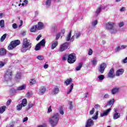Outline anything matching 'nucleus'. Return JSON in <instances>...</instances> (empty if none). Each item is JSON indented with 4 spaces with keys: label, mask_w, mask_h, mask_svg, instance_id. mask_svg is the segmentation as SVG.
<instances>
[{
    "label": "nucleus",
    "mask_w": 127,
    "mask_h": 127,
    "mask_svg": "<svg viewBox=\"0 0 127 127\" xmlns=\"http://www.w3.org/2000/svg\"><path fill=\"white\" fill-rule=\"evenodd\" d=\"M121 118V114L118 113H114L113 114V119L114 120H118Z\"/></svg>",
    "instance_id": "2eb2a0df"
},
{
    "label": "nucleus",
    "mask_w": 127,
    "mask_h": 127,
    "mask_svg": "<svg viewBox=\"0 0 127 127\" xmlns=\"http://www.w3.org/2000/svg\"><path fill=\"white\" fill-rule=\"evenodd\" d=\"M73 87H74V84L72 83L70 85V88H69V90L67 92V94L68 95H69V94H70V93H71L72 92V90H73Z\"/></svg>",
    "instance_id": "c756f323"
},
{
    "label": "nucleus",
    "mask_w": 127,
    "mask_h": 127,
    "mask_svg": "<svg viewBox=\"0 0 127 127\" xmlns=\"http://www.w3.org/2000/svg\"><path fill=\"white\" fill-rule=\"evenodd\" d=\"M92 64L94 65V67L97 65L98 63V61L97 60V58H94L92 60H91Z\"/></svg>",
    "instance_id": "b1692460"
},
{
    "label": "nucleus",
    "mask_w": 127,
    "mask_h": 127,
    "mask_svg": "<svg viewBox=\"0 0 127 127\" xmlns=\"http://www.w3.org/2000/svg\"><path fill=\"white\" fill-rule=\"evenodd\" d=\"M111 111H112V109L111 108L107 109L106 111L103 112L102 114H101L100 115L101 117H106V116H108V115H109V113H110Z\"/></svg>",
    "instance_id": "f8f14e48"
},
{
    "label": "nucleus",
    "mask_w": 127,
    "mask_h": 127,
    "mask_svg": "<svg viewBox=\"0 0 127 127\" xmlns=\"http://www.w3.org/2000/svg\"><path fill=\"white\" fill-rule=\"evenodd\" d=\"M11 77H12V70L10 69H7L4 75L3 80L5 82H8L11 80Z\"/></svg>",
    "instance_id": "f03ea898"
},
{
    "label": "nucleus",
    "mask_w": 127,
    "mask_h": 127,
    "mask_svg": "<svg viewBox=\"0 0 127 127\" xmlns=\"http://www.w3.org/2000/svg\"><path fill=\"white\" fill-rule=\"evenodd\" d=\"M41 37V35H39V36H37V37L36 38V40L37 41H38V40H39V39H40Z\"/></svg>",
    "instance_id": "338daca9"
},
{
    "label": "nucleus",
    "mask_w": 127,
    "mask_h": 127,
    "mask_svg": "<svg viewBox=\"0 0 127 127\" xmlns=\"http://www.w3.org/2000/svg\"><path fill=\"white\" fill-rule=\"evenodd\" d=\"M28 121V118L27 117H25L24 118L23 120V123H25V122Z\"/></svg>",
    "instance_id": "e2e57ef3"
},
{
    "label": "nucleus",
    "mask_w": 127,
    "mask_h": 127,
    "mask_svg": "<svg viewBox=\"0 0 127 127\" xmlns=\"http://www.w3.org/2000/svg\"><path fill=\"white\" fill-rule=\"evenodd\" d=\"M98 78L100 81H102V80H104V79H105V75H100L98 77Z\"/></svg>",
    "instance_id": "58836bf2"
},
{
    "label": "nucleus",
    "mask_w": 127,
    "mask_h": 127,
    "mask_svg": "<svg viewBox=\"0 0 127 127\" xmlns=\"http://www.w3.org/2000/svg\"><path fill=\"white\" fill-rule=\"evenodd\" d=\"M101 10H102V7L100 6L96 10V13H97V14H99V13L101 12Z\"/></svg>",
    "instance_id": "a19ab883"
},
{
    "label": "nucleus",
    "mask_w": 127,
    "mask_h": 127,
    "mask_svg": "<svg viewBox=\"0 0 127 127\" xmlns=\"http://www.w3.org/2000/svg\"><path fill=\"white\" fill-rule=\"evenodd\" d=\"M37 29V25L33 26L30 29L31 32H34L35 30Z\"/></svg>",
    "instance_id": "473e14b6"
},
{
    "label": "nucleus",
    "mask_w": 127,
    "mask_h": 127,
    "mask_svg": "<svg viewBox=\"0 0 127 127\" xmlns=\"http://www.w3.org/2000/svg\"><path fill=\"white\" fill-rule=\"evenodd\" d=\"M63 60H64V61H65V60H67V57L66 56V55L64 56V57H63Z\"/></svg>",
    "instance_id": "69168bd1"
},
{
    "label": "nucleus",
    "mask_w": 127,
    "mask_h": 127,
    "mask_svg": "<svg viewBox=\"0 0 127 127\" xmlns=\"http://www.w3.org/2000/svg\"><path fill=\"white\" fill-rule=\"evenodd\" d=\"M26 105H27V100H26V99L24 98L22 100L21 105L22 107H25Z\"/></svg>",
    "instance_id": "412c9836"
},
{
    "label": "nucleus",
    "mask_w": 127,
    "mask_h": 127,
    "mask_svg": "<svg viewBox=\"0 0 127 127\" xmlns=\"http://www.w3.org/2000/svg\"><path fill=\"white\" fill-rule=\"evenodd\" d=\"M6 54V50L5 49H0V56H3Z\"/></svg>",
    "instance_id": "dca6fc26"
},
{
    "label": "nucleus",
    "mask_w": 127,
    "mask_h": 127,
    "mask_svg": "<svg viewBox=\"0 0 127 127\" xmlns=\"http://www.w3.org/2000/svg\"><path fill=\"white\" fill-rule=\"evenodd\" d=\"M75 38H76V39H78V38H79L80 36H81V32H77V33H75Z\"/></svg>",
    "instance_id": "4c0bfd02"
},
{
    "label": "nucleus",
    "mask_w": 127,
    "mask_h": 127,
    "mask_svg": "<svg viewBox=\"0 0 127 127\" xmlns=\"http://www.w3.org/2000/svg\"><path fill=\"white\" fill-rule=\"evenodd\" d=\"M37 59H38V60H43V59H44V57L42 56H38L37 57Z\"/></svg>",
    "instance_id": "a18cd8bd"
},
{
    "label": "nucleus",
    "mask_w": 127,
    "mask_h": 127,
    "mask_svg": "<svg viewBox=\"0 0 127 127\" xmlns=\"http://www.w3.org/2000/svg\"><path fill=\"white\" fill-rule=\"evenodd\" d=\"M73 102L72 101H69L68 104L69 105V109L72 110L73 109Z\"/></svg>",
    "instance_id": "37998d69"
},
{
    "label": "nucleus",
    "mask_w": 127,
    "mask_h": 127,
    "mask_svg": "<svg viewBox=\"0 0 127 127\" xmlns=\"http://www.w3.org/2000/svg\"><path fill=\"white\" fill-rule=\"evenodd\" d=\"M94 108L95 109H98V108H101V106H100L99 104H96L94 106Z\"/></svg>",
    "instance_id": "052dcab7"
},
{
    "label": "nucleus",
    "mask_w": 127,
    "mask_h": 127,
    "mask_svg": "<svg viewBox=\"0 0 127 127\" xmlns=\"http://www.w3.org/2000/svg\"><path fill=\"white\" fill-rule=\"evenodd\" d=\"M23 47L24 48H31V43L29 40L25 38L23 40Z\"/></svg>",
    "instance_id": "20e7f679"
},
{
    "label": "nucleus",
    "mask_w": 127,
    "mask_h": 127,
    "mask_svg": "<svg viewBox=\"0 0 127 127\" xmlns=\"http://www.w3.org/2000/svg\"><path fill=\"white\" fill-rule=\"evenodd\" d=\"M51 1L52 0H46L45 2V4L46 6V7H50V5H51Z\"/></svg>",
    "instance_id": "a211bd4d"
},
{
    "label": "nucleus",
    "mask_w": 127,
    "mask_h": 127,
    "mask_svg": "<svg viewBox=\"0 0 127 127\" xmlns=\"http://www.w3.org/2000/svg\"><path fill=\"white\" fill-rule=\"evenodd\" d=\"M76 59H77L76 54L75 53H71L68 56L67 62L69 64H73V63L76 62Z\"/></svg>",
    "instance_id": "7ed1b4c3"
},
{
    "label": "nucleus",
    "mask_w": 127,
    "mask_h": 127,
    "mask_svg": "<svg viewBox=\"0 0 127 127\" xmlns=\"http://www.w3.org/2000/svg\"><path fill=\"white\" fill-rule=\"evenodd\" d=\"M97 24H98V20H95L92 21V22L91 23V25L92 26H93V27H95L96 26V25H97Z\"/></svg>",
    "instance_id": "c9c22d12"
},
{
    "label": "nucleus",
    "mask_w": 127,
    "mask_h": 127,
    "mask_svg": "<svg viewBox=\"0 0 127 127\" xmlns=\"http://www.w3.org/2000/svg\"><path fill=\"white\" fill-rule=\"evenodd\" d=\"M33 106H34V104L31 102H30L28 104V108L27 109V110H29V109H31V108H32Z\"/></svg>",
    "instance_id": "c03bdc74"
},
{
    "label": "nucleus",
    "mask_w": 127,
    "mask_h": 127,
    "mask_svg": "<svg viewBox=\"0 0 127 127\" xmlns=\"http://www.w3.org/2000/svg\"><path fill=\"white\" fill-rule=\"evenodd\" d=\"M44 47L45 46V40L43 39L38 44L36 45L35 48H40L41 47Z\"/></svg>",
    "instance_id": "6e6552de"
},
{
    "label": "nucleus",
    "mask_w": 127,
    "mask_h": 127,
    "mask_svg": "<svg viewBox=\"0 0 127 127\" xmlns=\"http://www.w3.org/2000/svg\"><path fill=\"white\" fill-rule=\"evenodd\" d=\"M124 25H125V23L124 22H121L119 24V27H123V26H124Z\"/></svg>",
    "instance_id": "864d4df0"
},
{
    "label": "nucleus",
    "mask_w": 127,
    "mask_h": 127,
    "mask_svg": "<svg viewBox=\"0 0 127 127\" xmlns=\"http://www.w3.org/2000/svg\"><path fill=\"white\" fill-rule=\"evenodd\" d=\"M16 108L17 111H20V110L22 109V105H21V104H18V105H17Z\"/></svg>",
    "instance_id": "79ce46f5"
},
{
    "label": "nucleus",
    "mask_w": 127,
    "mask_h": 127,
    "mask_svg": "<svg viewBox=\"0 0 127 127\" xmlns=\"http://www.w3.org/2000/svg\"><path fill=\"white\" fill-rule=\"evenodd\" d=\"M60 119L59 113H54L52 117L49 119V123L51 124V126L52 127H56L58 122Z\"/></svg>",
    "instance_id": "f257e3e1"
},
{
    "label": "nucleus",
    "mask_w": 127,
    "mask_h": 127,
    "mask_svg": "<svg viewBox=\"0 0 127 127\" xmlns=\"http://www.w3.org/2000/svg\"><path fill=\"white\" fill-rule=\"evenodd\" d=\"M109 98H110V95L108 94H106L103 97V100H105V99H109Z\"/></svg>",
    "instance_id": "de8ad7c7"
},
{
    "label": "nucleus",
    "mask_w": 127,
    "mask_h": 127,
    "mask_svg": "<svg viewBox=\"0 0 127 127\" xmlns=\"http://www.w3.org/2000/svg\"><path fill=\"white\" fill-rule=\"evenodd\" d=\"M68 47H69V43L68 42H65L62 45L61 48H68Z\"/></svg>",
    "instance_id": "393cba45"
},
{
    "label": "nucleus",
    "mask_w": 127,
    "mask_h": 127,
    "mask_svg": "<svg viewBox=\"0 0 127 127\" xmlns=\"http://www.w3.org/2000/svg\"><path fill=\"white\" fill-rule=\"evenodd\" d=\"M29 50V49H26L25 48H22L21 49V52H22L23 53L24 52H26V51H27V50Z\"/></svg>",
    "instance_id": "6e6d98bb"
},
{
    "label": "nucleus",
    "mask_w": 127,
    "mask_h": 127,
    "mask_svg": "<svg viewBox=\"0 0 127 127\" xmlns=\"http://www.w3.org/2000/svg\"><path fill=\"white\" fill-rule=\"evenodd\" d=\"M10 103H11V100L9 99L7 101V106H9V105H10Z\"/></svg>",
    "instance_id": "bf43d9fd"
},
{
    "label": "nucleus",
    "mask_w": 127,
    "mask_h": 127,
    "mask_svg": "<svg viewBox=\"0 0 127 127\" xmlns=\"http://www.w3.org/2000/svg\"><path fill=\"white\" fill-rule=\"evenodd\" d=\"M74 39H75V36H72L70 39V41L71 42L74 41Z\"/></svg>",
    "instance_id": "774afa93"
},
{
    "label": "nucleus",
    "mask_w": 127,
    "mask_h": 127,
    "mask_svg": "<svg viewBox=\"0 0 127 127\" xmlns=\"http://www.w3.org/2000/svg\"><path fill=\"white\" fill-rule=\"evenodd\" d=\"M92 126H94V121L91 119H89L87 121L86 125H85V127H90Z\"/></svg>",
    "instance_id": "1a4fd4ad"
},
{
    "label": "nucleus",
    "mask_w": 127,
    "mask_h": 127,
    "mask_svg": "<svg viewBox=\"0 0 127 127\" xmlns=\"http://www.w3.org/2000/svg\"><path fill=\"white\" fill-rule=\"evenodd\" d=\"M126 10V7H123L121 8L120 11H125Z\"/></svg>",
    "instance_id": "0e129e2a"
},
{
    "label": "nucleus",
    "mask_w": 127,
    "mask_h": 127,
    "mask_svg": "<svg viewBox=\"0 0 127 127\" xmlns=\"http://www.w3.org/2000/svg\"><path fill=\"white\" fill-rule=\"evenodd\" d=\"M59 52H63V51H65L64 48H60L59 50Z\"/></svg>",
    "instance_id": "680f3d73"
},
{
    "label": "nucleus",
    "mask_w": 127,
    "mask_h": 127,
    "mask_svg": "<svg viewBox=\"0 0 127 127\" xmlns=\"http://www.w3.org/2000/svg\"><path fill=\"white\" fill-rule=\"evenodd\" d=\"M114 27V23L109 22L106 24V29L111 30Z\"/></svg>",
    "instance_id": "9d476101"
},
{
    "label": "nucleus",
    "mask_w": 127,
    "mask_h": 127,
    "mask_svg": "<svg viewBox=\"0 0 127 127\" xmlns=\"http://www.w3.org/2000/svg\"><path fill=\"white\" fill-rule=\"evenodd\" d=\"M98 115H99V112H98V111H97V112H96V115H95L94 116L92 117L91 118V119H92V120H95V121L97 120H98V118H99V117L98 116Z\"/></svg>",
    "instance_id": "c85d7f7f"
},
{
    "label": "nucleus",
    "mask_w": 127,
    "mask_h": 127,
    "mask_svg": "<svg viewBox=\"0 0 127 127\" xmlns=\"http://www.w3.org/2000/svg\"><path fill=\"white\" fill-rule=\"evenodd\" d=\"M60 36H61V33H58V34H57L56 39L57 40H58V39L59 38H60Z\"/></svg>",
    "instance_id": "8fccbe9b"
},
{
    "label": "nucleus",
    "mask_w": 127,
    "mask_h": 127,
    "mask_svg": "<svg viewBox=\"0 0 127 127\" xmlns=\"http://www.w3.org/2000/svg\"><path fill=\"white\" fill-rule=\"evenodd\" d=\"M113 104H115V99H112L111 100H110L108 103L106 105V106H109V105L110 106H111V105H113Z\"/></svg>",
    "instance_id": "bb28decb"
},
{
    "label": "nucleus",
    "mask_w": 127,
    "mask_h": 127,
    "mask_svg": "<svg viewBox=\"0 0 127 127\" xmlns=\"http://www.w3.org/2000/svg\"><path fill=\"white\" fill-rule=\"evenodd\" d=\"M106 68H107V64H106V63H103L100 65L99 67L98 68V71H99V72L101 73V74H103Z\"/></svg>",
    "instance_id": "0eeeda50"
},
{
    "label": "nucleus",
    "mask_w": 127,
    "mask_h": 127,
    "mask_svg": "<svg viewBox=\"0 0 127 127\" xmlns=\"http://www.w3.org/2000/svg\"><path fill=\"white\" fill-rule=\"evenodd\" d=\"M37 25V29H38V30H41V29H43V26H44L43 23L39 22L38 23V25Z\"/></svg>",
    "instance_id": "4468645a"
},
{
    "label": "nucleus",
    "mask_w": 127,
    "mask_h": 127,
    "mask_svg": "<svg viewBox=\"0 0 127 127\" xmlns=\"http://www.w3.org/2000/svg\"><path fill=\"white\" fill-rule=\"evenodd\" d=\"M124 72H125V70L123 68L119 69L117 70L116 75L117 77H119V76H121L124 74Z\"/></svg>",
    "instance_id": "9b49d317"
},
{
    "label": "nucleus",
    "mask_w": 127,
    "mask_h": 127,
    "mask_svg": "<svg viewBox=\"0 0 127 127\" xmlns=\"http://www.w3.org/2000/svg\"><path fill=\"white\" fill-rule=\"evenodd\" d=\"M117 29H113L111 30V34H116V33H117Z\"/></svg>",
    "instance_id": "49530a36"
},
{
    "label": "nucleus",
    "mask_w": 127,
    "mask_h": 127,
    "mask_svg": "<svg viewBox=\"0 0 127 127\" xmlns=\"http://www.w3.org/2000/svg\"><path fill=\"white\" fill-rule=\"evenodd\" d=\"M71 32L70 31L66 37V40L67 41H70V40L71 39Z\"/></svg>",
    "instance_id": "e433bc0d"
},
{
    "label": "nucleus",
    "mask_w": 127,
    "mask_h": 127,
    "mask_svg": "<svg viewBox=\"0 0 127 127\" xmlns=\"http://www.w3.org/2000/svg\"><path fill=\"white\" fill-rule=\"evenodd\" d=\"M71 82H72L71 78L67 79L64 82V84H65L66 86H68V85H70Z\"/></svg>",
    "instance_id": "4be33fe9"
},
{
    "label": "nucleus",
    "mask_w": 127,
    "mask_h": 127,
    "mask_svg": "<svg viewBox=\"0 0 127 127\" xmlns=\"http://www.w3.org/2000/svg\"><path fill=\"white\" fill-rule=\"evenodd\" d=\"M20 44V41L19 40H16L14 41H12L10 43V48L12 47V48H15L18 45Z\"/></svg>",
    "instance_id": "39448f33"
},
{
    "label": "nucleus",
    "mask_w": 127,
    "mask_h": 127,
    "mask_svg": "<svg viewBox=\"0 0 127 127\" xmlns=\"http://www.w3.org/2000/svg\"><path fill=\"white\" fill-rule=\"evenodd\" d=\"M52 32L55 33L57 31V26L56 25H54L51 28Z\"/></svg>",
    "instance_id": "cd10ccee"
},
{
    "label": "nucleus",
    "mask_w": 127,
    "mask_h": 127,
    "mask_svg": "<svg viewBox=\"0 0 127 127\" xmlns=\"http://www.w3.org/2000/svg\"><path fill=\"white\" fill-rule=\"evenodd\" d=\"M5 109H6V107L3 106L0 108V114H2L3 112L5 111Z\"/></svg>",
    "instance_id": "7c9ffc66"
},
{
    "label": "nucleus",
    "mask_w": 127,
    "mask_h": 127,
    "mask_svg": "<svg viewBox=\"0 0 127 127\" xmlns=\"http://www.w3.org/2000/svg\"><path fill=\"white\" fill-rule=\"evenodd\" d=\"M82 66H83V64L82 63H80L78 64V65L76 67L75 70H76V71H79L81 70V68H82Z\"/></svg>",
    "instance_id": "a878e982"
},
{
    "label": "nucleus",
    "mask_w": 127,
    "mask_h": 127,
    "mask_svg": "<svg viewBox=\"0 0 127 127\" xmlns=\"http://www.w3.org/2000/svg\"><path fill=\"white\" fill-rule=\"evenodd\" d=\"M92 54H93V50H92V49H89V50H88V55H92Z\"/></svg>",
    "instance_id": "09e8293b"
},
{
    "label": "nucleus",
    "mask_w": 127,
    "mask_h": 127,
    "mask_svg": "<svg viewBox=\"0 0 127 127\" xmlns=\"http://www.w3.org/2000/svg\"><path fill=\"white\" fill-rule=\"evenodd\" d=\"M59 111L61 115H64V111H63V107L61 106L60 107Z\"/></svg>",
    "instance_id": "f704fd0d"
},
{
    "label": "nucleus",
    "mask_w": 127,
    "mask_h": 127,
    "mask_svg": "<svg viewBox=\"0 0 127 127\" xmlns=\"http://www.w3.org/2000/svg\"><path fill=\"white\" fill-rule=\"evenodd\" d=\"M49 67V65L47 64V62L46 63V64L44 65V69H47Z\"/></svg>",
    "instance_id": "4d7b16f0"
},
{
    "label": "nucleus",
    "mask_w": 127,
    "mask_h": 127,
    "mask_svg": "<svg viewBox=\"0 0 127 127\" xmlns=\"http://www.w3.org/2000/svg\"><path fill=\"white\" fill-rule=\"evenodd\" d=\"M57 45H58V41H53L52 43V48H56Z\"/></svg>",
    "instance_id": "5701e85b"
},
{
    "label": "nucleus",
    "mask_w": 127,
    "mask_h": 127,
    "mask_svg": "<svg viewBox=\"0 0 127 127\" xmlns=\"http://www.w3.org/2000/svg\"><path fill=\"white\" fill-rule=\"evenodd\" d=\"M108 78H115L116 77V74H115V69L114 68H111L108 73Z\"/></svg>",
    "instance_id": "423d86ee"
},
{
    "label": "nucleus",
    "mask_w": 127,
    "mask_h": 127,
    "mask_svg": "<svg viewBox=\"0 0 127 127\" xmlns=\"http://www.w3.org/2000/svg\"><path fill=\"white\" fill-rule=\"evenodd\" d=\"M119 90L120 88H114L112 90L111 92L113 94V95H115L117 94L118 92H119Z\"/></svg>",
    "instance_id": "f3484780"
},
{
    "label": "nucleus",
    "mask_w": 127,
    "mask_h": 127,
    "mask_svg": "<svg viewBox=\"0 0 127 127\" xmlns=\"http://www.w3.org/2000/svg\"><path fill=\"white\" fill-rule=\"evenodd\" d=\"M5 64V63H3L2 62H0V68H2L3 66H4V64Z\"/></svg>",
    "instance_id": "3c124183"
},
{
    "label": "nucleus",
    "mask_w": 127,
    "mask_h": 127,
    "mask_svg": "<svg viewBox=\"0 0 127 127\" xmlns=\"http://www.w3.org/2000/svg\"><path fill=\"white\" fill-rule=\"evenodd\" d=\"M0 26L1 28H4V20H1L0 21Z\"/></svg>",
    "instance_id": "2f4dec72"
},
{
    "label": "nucleus",
    "mask_w": 127,
    "mask_h": 127,
    "mask_svg": "<svg viewBox=\"0 0 127 127\" xmlns=\"http://www.w3.org/2000/svg\"><path fill=\"white\" fill-rule=\"evenodd\" d=\"M13 29H16V28H17L18 26L17 24H16V23H13L12 25Z\"/></svg>",
    "instance_id": "603ef678"
},
{
    "label": "nucleus",
    "mask_w": 127,
    "mask_h": 127,
    "mask_svg": "<svg viewBox=\"0 0 127 127\" xmlns=\"http://www.w3.org/2000/svg\"><path fill=\"white\" fill-rule=\"evenodd\" d=\"M59 92H60V89L57 87H55L54 89L53 90V93H54L55 95H57Z\"/></svg>",
    "instance_id": "6ab92c4d"
},
{
    "label": "nucleus",
    "mask_w": 127,
    "mask_h": 127,
    "mask_svg": "<svg viewBox=\"0 0 127 127\" xmlns=\"http://www.w3.org/2000/svg\"><path fill=\"white\" fill-rule=\"evenodd\" d=\"M26 88V85L23 84L22 86L17 88L16 90H18L19 91H21L22 90H25Z\"/></svg>",
    "instance_id": "aec40b11"
},
{
    "label": "nucleus",
    "mask_w": 127,
    "mask_h": 127,
    "mask_svg": "<svg viewBox=\"0 0 127 127\" xmlns=\"http://www.w3.org/2000/svg\"><path fill=\"white\" fill-rule=\"evenodd\" d=\"M90 115H94L95 113V108H92V109L90 111Z\"/></svg>",
    "instance_id": "5fc2aeb1"
},
{
    "label": "nucleus",
    "mask_w": 127,
    "mask_h": 127,
    "mask_svg": "<svg viewBox=\"0 0 127 127\" xmlns=\"http://www.w3.org/2000/svg\"><path fill=\"white\" fill-rule=\"evenodd\" d=\"M36 80H35V79H31L30 81V84L31 85H34V84H36Z\"/></svg>",
    "instance_id": "ea45409f"
},
{
    "label": "nucleus",
    "mask_w": 127,
    "mask_h": 127,
    "mask_svg": "<svg viewBox=\"0 0 127 127\" xmlns=\"http://www.w3.org/2000/svg\"><path fill=\"white\" fill-rule=\"evenodd\" d=\"M6 34H4L1 37L0 40L1 42H3L4 39H5L6 37Z\"/></svg>",
    "instance_id": "72a5a7b5"
},
{
    "label": "nucleus",
    "mask_w": 127,
    "mask_h": 127,
    "mask_svg": "<svg viewBox=\"0 0 127 127\" xmlns=\"http://www.w3.org/2000/svg\"><path fill=\"white\" fill-rule=\"evenodd\" d=\"M52 112V109H51V106H50L48 109V113H51Z\"/></svg>",
    "instance_id": "13d9d810"
},
{
    "label": "nucleus",
    "mask_w": 127,
    "mask_h": 127,
    "mask_svg": "<svg viewBox=\"0 0 127 127\" xmlns=\"http://www.w3.org/2000/svg\"><path fill=\"white\" fill-rule=\"evenodd\" d=\"M46 92V88L44 86H42L40 88L39 93L41 95H43Z\"/></svg>",
    "instance_id": "ddd939ff"
}]
</instances>
